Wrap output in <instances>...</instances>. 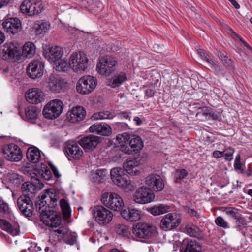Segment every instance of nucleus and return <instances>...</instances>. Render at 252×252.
<instances>
[{"label":"nucleus","mask_w":252,"mask_h":252,"mask_svg":"<svg viewBox=\"0 0 252 252\" xmlns=\"http://www.w3.org/2000/svg\"><path fill=\"white\" fill-rule=\"evenodd\" d=\"M120 150L125 154H131L140 150L143 147L141 137L127 132L119 134L116 136Z\"/></svg>","instance_id":"f257e3e1"},{"label":"nucleus","mask_w":252,"mask_h":252,"mask_svg":"<svg viewBox=\"0 0 252 252\" xmlns=\"http://www.w3.org/2000/svg\"><path fill=\"white\" fill-rule=\"evenodd\" d=\"M58 199V195L55 190L51 189L45 190L39 196V200L35 204V208L37 211H40L41 209H46L47 207L54 208L57 204Z\"/></svg>","instance_id":"f03ea898"},{"label":"nucleus","mask_w":252,"mask_h":252,"mask_svg":"<svg viewBox=\"0 0 252 252\" xmlns=\"http://www.w3.org/2000/svg\"><path fill=\"white\" fill-rule=\"evenodd\" d=\"M132 233L136 238L142 241V239H149L154 236L156 233V228L146 222H138L133 226Z\"/></svg>","instance_id":"7ed1b4c3"},{"label":"nucleus","mask_w":252,"mask_h":252,"mask_svg":"<svg viewBox=\"0 0 252 252\" xmlns=\"http://www.w3.org/2000/svg\"><path fill=\"white\" fill-rule=\"evenodd\" d=\"M117 61L112 56H105L99 59L97 65L98 72L105 77L110 76L116 69Z\"/></svg>","instance_id":"20e7f679"},{"label":"nucleus","mask_w":252,"mask_h":252,"mask_svg":"<svg viewBox=\"0 0 252 252\" xmlns=\"http://www.w3.org/2000/svg\"><path fill=\"white\" fill-rule=\"evenodd\" d=\"M101 202L108 208L115 211H119L124 206L122 197L117 193L105 192L102 193Z\"/></svg>","instance_id":"39448f33"},{"label":"nucleus","mask_w":252,"mask_h":252,"mask_svg":"<svg viewBox=\"0 0 252 252\" xmlns=\"http://www.w3.org/2000/svg\"><path fill=\"white\" fill-rule=\"evenodd\" d=\"M88 59L83 52L74 53L71 55L69 61V65L75 72L81 73L88 66Z\"/></svg>","instance_id":"423d86ee"},{"label":"nucleus","mask_w":252,"mask_h":252,"mask_svg":"<svg viewBox=\"0 0 252 252\" xmlns=\"http://www.w3.org/2000/svg\"><path fill=\"white\" fill-rule=\"evenodd\" d=\"M63 108V102L56 99L50 101L44 107L42 114L48 119H54L58 118L62 113Z\"/></svg>","instance_id":"0eeeda50"},{"label":"nucleus","mask_w":252,"mask_h":252,"mask_svg":"<svg viewBox=\"0 0 252 252\" xmlns=\"http://www.w3.org/2000/svg\"><path fill=\"white\" fill-rule=\"evenodd\" d=\"M41 220L47 226L51 227L59 226L62 221L61 217L53 210L41 209L38 211Z\"/></svg>","instance_id":"6e6552de"},{"label":"nucleus","mask_w":252,"mask_h":252,"mask_svg":"<svg viewBox=\"0 0 252 252\" xmlns=\"http://www.w3.org/2000/svg\"><path fill=\"white\" fill-rule=\"evenodd\" d=\"M97 83L96 78L90 75L84 76L78 80L76 85V90L81 94H88L95 88Z\"/></svg>","instance_id":"1a4fd4ad"},{"label":"nucleus","mask_w":252,"mask_h":252,"mask_svg":"<svg viewBox=\"0 0 252 252\" xmlns=\"http://www.w3.org/2000/svg\"><path fill=\"white\" fill-rule=\"evenodd\" d=\"M44 9L41 1L24 0L20 6L21 11L30 16L38 15Z\"/></svg>","instance_id":"9d476101"},{"label":"nucleus","mask_w":252,"mask_h":252,"mask_svg":"<svg viewBox=\"0 0 252 252\" xmlns=\"http://www.w3.org/2000/svg\"><path fill=\"white\" fill-rule=\"evenodd\" d=\"M180 216L176 213L165 215L160 220V228L164 231H169L176 228L181 223Z\"/></svg>","instance_id":"9b49d317"},{"label":"nucleus","mask_w":252,"mask_h":252,"mask_svg":"<svg viewBox=\"0 0 252 252\" xmlns=\"http://www.w3.org/2000/svg\"><path fill=\"white\" fill-rule=\"evenodd\" d=\"M2 153L4 158L10 161L18 162L22 158L21 149L14 143L4 145L2 148Z\"/></svg>","instance_id":"f8f14e48"},{"label":"nucleus","mask_w":252,"mask_h":252,"mask_svg":"<svg viewBox=\"0 0 252 252\" xmlns=\"http://www.w3.org/2000/svg\"><path fill=\"white\" fill-rule=\"evenodd\" d=\"M94 218L100 224L105 225L109 223L112 219L111 212L102 205H97L94 207L93 213Z\"/></svg>","instance_id":"ddd939ff"},{"label":"nucleus","mask_w":252,"mask_h":252,"mask_svg":"<svg viewBox=\"0 0 252 252\" xmlns=\"http://www.w3.org/2000/svg\"><path fill=\"white\" fill-rule=\"evenodd\" d=\"M32 182H25L22 185L21 190L22 195H26L32 198L36 189H41L43 187V184L40 182L37 177H32Z\"/></svg>","instance_id":"4468645a"},{"label":"nucleus","mask_w":252,"mask_h":252,"mask_svg":"<svg viewBox=\"0 0 252 252\" xmlns=\"http://www.w3.org/2000/svg\"><path fill=\"white\" fill-rule=\"evenodd\" d=\"M155 198V194L149 188L142 187L136 190L134 196V201L140 204L148 203L152 201Z\"/></svg>","instance_id":"2eb2a0df"},{"label":"nucleus","mask_w":252,"mask_h":252,"mask_svg":"<svg viewBox=\"0 0 252 252\" xmlns=\"http://www.w3.org/2000/svg\"><path fill=\"white\" fill-rule=\"evenodd\" d=\"M31 197L26 195H21L17 199V205L23 215L26 217H31L32 215L33 205Z\"/></svg>","instance_id":"dca6fc26"},{"label":"nucleus","mask_w":252,"mask_h":252,"mask_svg":"<svg viewBox=\"0 0 252 252\" xmlns=\"http://www.w3.org/2000/svg\"><path fill=\"white\" fill-rule=\"evenodd\" d=\"M2 53L4 54L2 58L5 60H12L15 61L20 59V48L16 43H6Z\"/></svg>","instance_id":"f3484780"},{"label":"nucleus","mask_w":252,"mask_h":252,"mask_svg":"<svg viewBox=\"0 0 252 252\" xmlns=\"http://www.w3.org/2000/svg\"><path fill=\"white\" fill-rule=\"evenodd\" d=\"M101 141V138L94 135H89L82 138L78 143L85 152H90L94 150Z\"/></svg>","instance_id":"a211bd4d"},{"label":"nucleus","mask_w":252,"mask_h":252,"mask_svg":"<svg viewBox=\"0 0 252 252\" xmlns=\"http://www.w3.org/2000/svg\"><path fill=\"white\" fill-rule=\"evenodd\" d=\"M44 67V63L38 60L31 62L27 68L28 76L33 79L41 77L43 75Z\"/></svg>","instance_id":"6ab92c4d"},{"label":"nucleus","mask_w":252,"mask_h":252,"mask_svg":"<svg viewBox=\"0 0 252 252\" xmlns=\"http://www.w3.org/2000/svg\"><path fill=\"white\" fill-rule=\"evenodd\" d=\"M2 28L7 33L15 34L22 29L21 22L18 18H9L2 23Z\"/></svg>","instance_id":"aec40b11"},{"label":"nucleus","mask_w":252,"mask_h":252,"mask_svg":"<svg viewBox=\"0 0 252 252\" xmlns=\"http://www.w3.org/2000/svg\"><path fill=\"white\" fill-rule=\"evenodd\" d=\"M145 184L149 186L155 191L162 190L164 187L163 180L158 174H151L145 179Z\"/></svg>","instance_id":"412c9836"},{"label":"nucleus","mask_w":252,"mask_h":252,"mask_svg":"<svg viewBox=\"0 0 252 252\" xmlns=\"http://www.w3.org/2000/svg\"><path fill=\"white\" fill-rule=\"evenodd\" d=\"M64 151L69 160H70V158L79 159L83 155L82 150L78 144L74 141L66 143Z\"/></svg>","instance_id":"4be33fe9"},{"label":"nucleus","mask_w":252,"mask_h":252,"mask_svg":"<svg viewBox=\"0 0 252 252\" xmlns=\"http://www.w3.org/2000/svg\"><path fill=\"white\" fill-rule=\"evenodd\" d=\"M40 110L36 106L30 105L25 108L24 113L19 112V115L24 120L29 122L34 123L38 118Z\"/></svg>","instance_id":"5701e85b"},{"label":"nucleus","mask_w":252,"mask_h":252,"mask_svg":"<svg viewBox=\"0 0 252 252\" xmlns=\"http://www.w3.org/2000/svg\"><path fill=\"white\" fill-rule=\"evenodd\" d=\"M44 93L38 88H32L25 94L26 100L30 103L38 104L44 100Z\"/></svg>","instance_id":"b1692460"},{"label":"nucleus","mask_w":252,"mask_h":252,"mask_svg":"<svg viewBox=\"0 0 252 252\" xmlns=\"http://www.w3.org/2000/svg\"><path fill=\"white\" fill-rule=\"evenodd\" d=\"M63 50L59 46L52 47L48 51L43 49V55L50 62H57L63 55Z\"/></svg>","instance_id":"393cba45"},{"label":"nucleus","mask_w":252,"mask_h":252,"mask_svg":"<svg viewBox=\"0 0 252 252\" xmlns=\"http://www.w3.org/2000/svg\"><path fill=\"white\" fill-rule=\"evenodd\" d=\"M89 131L105 136H108L112 133L111 127L108 124L103 123H96L92 125L89 128Z\"/></svg>","instance_id":"a878e982"},{"label":"nucleus","mask_w":252,"mask_h":252,"mask_svg":"<svg viewBox=\"0 0 252 252\" xmlns=\"http://www.w3.org/2000/svg\"><path fill=\"white\" fill-rule=\"evenodd\" d=\"M86 114V112L84 108L81 106H76L72 108L70 117H68V119L71 123H75L83 120Z\"/></svg>","instance_id":"bb28decb"},{"label":"nucleus","mask_w":252,"mask_h":252,"mask_svg":"<svg viewBox=\"0 0 252 252\" xmlns=\"http://www.w3.org/2000/svg\"><path fill=\"white\" fill-rule=\"evenodd\" d=\"M66 83L62 80L50 76L48 81V87L53 93H59L66 87Z\"/></svg>","instance_id":"cd10ccee"},{"label":"nucleus","mask_w":252,"mask_h":252,"mask_svg":"<svg viewBox=\"0 0 252 252\" xmlns=\"http://www.w3.org/2000/svg\"><path fill=\"white\" fill-rule=\"evenodd\" d=\"M140 160L138 158L127 159L123 163L124 169L129 174H135L139 171Z\"/></svg>","instance_id":"c85d7f7f"},{"label":"nucleus","mask_w":252,"mask_h":252,"mask_svg":"<svg viewBox=\"0 0 252 252\" xmlns=\"http://www.w3.org/2000/svg\"><path fill=\"white\" fill-rule=\"evenodd\" d=\"M121 214L124 219L130 221H138L141 218L140 212L136 209H124L121 211Z\"/></svg>","instance_id":"c756f323"},{"label":"nucleus","mask_w":252,"mask_h":252,"mask_svg":"<svg viewBox=\"0 0 252 252\" xmlns=\"http://www.w3.org/2000/svg\"><path fill=\"white\" fill-rule=\"evenodd\" d=\"M127 80V76L125 72H117L110 79L108 85L111 86L113 88L119 87Z\"/></svg>","instance_id":"7c9ffc66"},{"label":"nucleus","mask_w":252,"mask_h":252,"mask_svg":"<svg viewBox=\"0 0 252 252\" xmlns=\"http://www.w3.org/2000/svg\"><path fill=\"white\" fill-rule=\"evenodd\" d=\"M181 250L183 252H201V247L197 241L191 240L184 242Z\"/></svg>","instance_id":"2f4dec72"},{"label":"nucleus","mask_w":252,"mask_h":252,"mask_svg":"<svg viewBox=\"0 0 252 252\" xmlns=\"http://www.w3.org/2000/svg\"><path fill=\"white\" fill-rule=\"evenodd\" d=\"M218 56L224 65L229 71L234 72L235 65L233 61L227 55L222 51L218 52Z\"/></svg>","instance_id":"473e14b6"},{"label":"nucleus","mask_w":252,"mask_h":252,"mask_svg":"<svg viewBox=\"0 0 252 252\" xmlns=\"http://www.w3.org/2000/svg\"><path fill=\"white\" fill-rule=\"evenodd\" d=\"M28 159L33 163H37L41 158L40 151L36 147H29L27 151Z\"/></svg>","instance_id":"72a5a7b5"},{"label":"nucleus","mask_w":252,"mask_h":252,"mask_svg":"<svg viewBox=\"0 0 252 252\" xmlns=\"http://www.w3.org/2000/svg\"><path fill=\"white\" fill-rule=\"evenodd\" d=\"M0 225L3 230H6L10 235L14 236L19 234V229L17 226H12L5 220H0Z\"/></svg>","instance_id":"f704fd0d"},{"label":"nucleus","mask_w":252,"mask_h":252,"mask_svg":"<svg viewBox=\"0 0 252 252\" xmlns=\"http://www.w3.org/2000/svg\"><path fill=\"white\" fill-rule=\"evenodd\" d=\"M35 52V47L32 42H28L25 44L22 49V54L27 58H30Z\"/></svg>","instance_id":"c9c22d12"},{"label":"nucleus","mask_w":252,"mask_h":252,"mask_svg":"<svg viewBox=\"0 0 252 252\" xmlns=\"http://www.w3.org/2000/svg\"><path fill=\"white\" fill-rule=\"evenodd\" d=\"M169 208V206L167 205L159 204L152 207L150 212L154 216L159 215L167 212Z\"/></svg>","instance_id":"e433bc0d"},{"label":"nucleus","mask_w":252,"mask_h":252,"mask_svg":"<svg viewBox=\"0 0 252 252\" xmlns=\"http://www.w3.org/2000/svg\"><path fill=\"white\" fill-rule=\"evenodd\" d=\"M106 170H97L91 174V180L94 183H101L105 178Z\"/></svg>","instance_id":"4c0bfd02"},{"label":"nucleus","mask_w":252,"mask_h":252,"mask_svg":"<svg viewBox=\"0 0 252 252\" xmlns=\"http://www.w3.org/2000/svg\"><path fill=\"white\" fill-rule=\"evenodd\" d=\"M235 225L233 226V228L237 229L244 234L245 232L243 231V229L248 226L246 219L241 215L235 220Z\"/></svg>","instance_id":"58836bf2"},{"label":"nucleus","mask_w":252,"mask_h":252,"mask_svg":"<svg viewBox=\"0 0 252 252\" xmlns=\"http://www.w3.org/2000/svg\"><path fill=\"white\" fill-rule=\"evenodd\" d=\"M114 117V115L108 111H101L98 113H94L91 117V119L94 120H97L99 119H111Z\"/></svg>","instance_id":"ea45409f"},{"label":"nucleus","mask_w":252,"mask_h":252,"mask_svg":"<svg viewBox=\"0 0 252 252\" xmlns=\"http://www.w3.org/2000/svg\"><path fill=\"white\" fill-rule=\"evenodd\" d=\"M224 211L228 216L235 220L242 215L235 208L226 207Z\"/></svg>","instance_id":"a19ab883"},{"label":"nucleus","mask_w":252,"mask_h":252,"mask_svg":"<svg viewBox=\"0 0 252 252\" xmlns=\"http://www.w3.org/2000/svg\"><path fill=\"white\" fill-rule=\"evenodd\" d=\"M116 232L118 234L124 237L128 236L130 233L128 227L124 224L118 225L116 228Z\"/></svg>","instance_id":"79ce46f5"},{"label":"nucleus","mask_w":252,"mask_h":252,"mask_svg":"<svg viewBox=\"0 0 252 252\" xmlns=\"http://www.w3.org/2000/svg\"><path fill=\"white\" fill-rule=\"evenodd\" d=\"M209 64L211 67L215 71V73L217 75H224L223 69L220 65L216 64L214 60L210 62Z\"/></svg>","instance_id":"37998d69"},{"label":"nucleus","mask_w":252,"mask_h":252,"mask_svg":"<svg viewBox=\"0 0 252 252\" xmlns=\"http://www.w3.org/2000/svg\"><path fill=\"white\" fill-rule=\"evenodd\" d=\"M113 127L114 130L117 132L129 129L128 124L124 122H116L113 125Z\"/></svg>","instance_id":"c03bdc74"},{"label":"nucleus","mask_w":252,"mask_h":252,"mask_svg":"<svg viewBox=\"0 0 252 252\" xmlns=\"http://www.w3.org/2000/svg\"><path fill=\"white\" fill-rule=\"evenodd\" d=\"M60 206L64 215L68 216L70 215V207L67 201L64 199H62L60 201Z\"/></svg>","instance_id":"a18cd8bd"},{"label":"nucleus","mask_w":252,"mask_h":252,"mask_svg":"<svg viewBox=\"0 0 252 252\" xmlns=\"http://www.w3.org/2000/svg\"><path fill=\"white\" fill-rule=\"evenodd\" d=\"M215 222L217 225L223 228H229V224L220 216L217 217L215 220Z\"/></svg>","instance_id":"49530a36"},{"label":"nucleus","mask_w":252,"mask_h":252,"mask_svg":"<svg viewBox=\"0 0 252 252\" xmlns=\"http://www.w3.org/2000/svg\"><path fill=\"white\" fill-rule=\"evenodd\" d=\"M77 236L75 234L69 233L64 238V241L66 244L70 245H73L76 243Z\"/></svg>","instance_id":"de8ad7c7"},{"label":"nucleus","mask_w":252,"mask_h":252,"mask_svg":"<svg viewBox=\"0 0 252 252\" xmlns=\"http://www.w3.org/2000/svg\"><path fill=\"white\" fill-rule=\"evenodd\" d=\"M112 180L115 184L122 188L123 186L126 185V179L122 175L116 176L115 177H112Z\"/></svg>","instance_id":"09e8293b"},{"label":"nucleus","mask_w":252,"mask_h":252,"mask_svg":"<svg viewBox=\"0 0 252 252\" xmlns=\"http://www.w3.org/2000/svg\"><path fill=\"white\" fill-rule=\"evenodd\" d=\"M188 175V172L187 170L184 169H177L175 172V177L177 179L182 180Z\"/></svg>","instance_id":"8fccbe9b"},{"label":"nucleus","mask_w":252,"mask_h":252,"mask_svg":"<svg viewBox=\"0 0 252 252\" xmlns=\"http://www.w3.org/2000/svg\"><path fill=\"white\" fill-rule=\"evenodd\" d=\"M37 33H42L43 32H46L50 28V24L48 23H42L38 25Z\"/></svg>","instance_id":"3c124183"},{"label":"nucleus","mask_w":252,"mask_h":252,"mask_svg":"<svg viewBox=\"0 0 252 252\" xmlns=\"http://www.w3.org/2000/svg\"><path fill=\"white\" fill-rule=\"evenodd\" d=\"M38 174L40 175L45 180H49L52 176L51 172L48 168L43 171H39Z\"/></svg>","instance_id":"603ef678"},{"label":"nucleus","mask_w":252,"mask_h":252,"mask_svg":"<svg viewBox=\"0 0 252 252\" xmlns=\"http://www.w3.org/2000/svg\"><path fill=\"white\" fill-rule=\"evenodd\" d=\"M198 53L202 59L205 60L209 64L210 63V62L213 60V59L210 58L208 55L202 49H199L198 50Z\"/></svg>","instance_id":"864d4df0"},{"label":"nucleus","mask_w":252,"mask_h":252,"mask_svg":"<svg viewBox=\"0 0 252 252\" xmlns=\"http://www.w3.org/2000/svg\"><path fill=\"white\" fill-rule=\"evenodd\" d=\"M57 62L56 64L59 70H63L69 64V63L64 60H59Z\"/></svg>","instance_id":"5fc2aeb1"},{"label":"nucleus","mask_w":252,"mask_h":252,"mask_svg":"<svg viewBox=\"0 0 252 252\" xmlns=\"http://www.w3.org/2000/svg\"><path fill=\"white\" fill-rule=\"evenodd\" d=\"M234 152V149L228 147L225 150L224 156L226 160H231L232 159V156Z\"/></svg>","instance_id":"6e6d98bb"},{"label":"nucleus","mask_w":252,"mask_h":252,"mask_svg":"<svg viewBox=\"0 0 252 252\" xmlns=\"http://www.w3.org/2000/svg\"><path fill=\"white\" fill-rule=\"evenodd\" d=\"M126 191H133L135 189V187L132 185L129 180H126V183L123 187Z\"/></svg>","instance_id":"4d7b16f0"},{"label":"nucleus","mask_w":252,"mask_h":252,"mask_svg":"<svg viewBox=\"0 0 252 252\" xmlns=\"http://www.w3.org/2000/svg\"><path fill=\"white\" fill-rule=\"evenodd\" d=\"M198 110L199 111L197 113V115L199 113H201L205 116H209V113L211 111V108L206 106L200 107L198 109Z\"/></svg>","instance_id":"13d9d810"},{"label":"nucleus","mask_w":252,"mask_h":252,"mask_svg":"<svg viewBox=\"0 0 252 252\" xmlns=\"http://www.w3.org/2000/svg\"><path fill=\"white\" fill-rule=\"evenodd\" d=\"M145 95L147 98L153 97L156 93V91L154 87L152 86L147 88L145 91Z\"/></svg>","instance_id":"bf43d9fd"},{"label":"nucleus","mask_w":252,"mask_h":252,"mask_svg":"<svg viewBox=\"0 0 252 252\" xmlns=\"http://www.w3.org/2000/svg\"><path fill=\"white\" fill-rule=\"evenodd\" d=\"M209 116L214 120H218L221 118V115L219 112L213 110H211Z\"/></svg>","instance_id":"052dcab7"},{"label":"nucleus","mask_w":252,"mask_h":252,"mask_svg":"<svg viewBox=\"0 0 252 252\" xmlns=\"http://www.w3.org/2000/svg\"><path fill=\"white\" fill-rule=\"evenodd\" d=\"M122 173V169L119 168H114L111 169L110 172V174L111 176V179H112V177H115L116 176H120L121 175V173Z\"/></svg>","instance_id":"680f3d73"},{"label":"nucleus","mask_w":252,"mask_h":252,"mask_svg":"<svg viewBox=\"0 0 252 252\" xmlns=\"http://www.w3.org/2000/svg\"><path fill=\"white\" fill-rule=\"evenodd\" d=\"M186 230L187 233L189 234L190 236L196 237L198 234V232L196 229L193 228L191 227H186Z\"/></svg>","instance_id":"e2e57ef3"},{"label":"nucleus","mask_w":252,"mask_h":252,"mask_svg":"<svg viewBox=\"0 0 252 252\" xmlns=\"http://www.w3.org/2000/svg\"><path fill=\"white\" fill-rule=\"evenodd\" d=\"M0 212H3L5 214H8L9 213V209L6 203H2L0 204Z\"/></svg>","instance_id":"0e129e2a"},{"label":"nucleus","mask_w":252,"mask_h":252,"mask_svg":"<svg viewBox=\"0 0 252 252\" xmlns=\"http://www.w3.org/2000/svg\"><path fill=\"white\" fill-rule=\"evenodd\" d=\"M130 114H131L130 112H123L120 113L118 114V117H119L120 118H122V119H128L129 121H130L131 118V117L130 116Z\"/></svg>","instance_id":"69168bd1"},{"label":"nucleus","mask_w":252,"mask_h":252,"mask_svg":"<svg viewBox=\"0 0 252 252\" xmlns=\"http://www.w3.org/2000/svg\"><path fill=\"white\" fill-rule=\"evenodd\" d=\"M67 232V229L64 226H60L58 229L55 230V232L62 235H64Z\"/></svg>","instance_id":"338daca9"},{"label":"nucleus","mask_w":252,"mask_h":252,"mask_svg":"<svg viewBox=\"0 0 252 252\" xmlns=\"http://www.w3.org/2000/svg\"><path fill=\"white\" fill-rule=\"evenodd\" d=\"M188 213L191 217H195L197 218H199V214L196 211L193 209L188 208Z\"/></svg>","instance_id":"774afa93"}]
</instances>
